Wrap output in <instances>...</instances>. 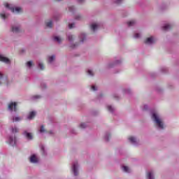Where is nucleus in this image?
Listing matches in <instances>:
<instances>
[{
  "label": "nucleus",
  "instance_id": "f3484780",
  "mask_svg": "<svg viewBox=\"0 0 179 179\" xmlns=\"http://www.w3.org/2000/svg\"><path fill=\"white\" fill-rule=\"evenodd\" d=\"M46 27L51 29V27H52V21L50 20L49 22H46Z\"/></svg>",
  "mask_w": 179,
  "mask_h": 179
},
{
  "label": "nucleus",
  "instance_id": "7c9ffc66",
  "mask_svg": "<svg viewBox=\"0 0 179 179\" xmlns=\"http://www.w3.org/2000/svg\"><path fill=\"white\" fill-rule=\"evenodd\" d=\"M40 132H45V129H44V126L42 125L41 127Z\"/></svg>",
  "mask_w": 179,
  "mask_h": 179
},
{
  "label": "nucleus",
  "instance_id": "a878e982",
  "mask_svg": "<svg viewBox=\"0 0 179 179\" xmlns=\"http://www.w3.org/2000/svg\"><path fill=\"white\" fill-rule=\"evenodd\" d=\"M32 65H33V62L31 61H29L27 63V66H29V68H30Z\"/></svg>",
  "mask_w": 179,
  "mask_h": 179
},
{
  "label": "nucleus",
  "instance_id": "e433bc0d",
  "mask_svg": "<svg viewBox=\"0 0 179 179\" xmlns=\"http://www.w3.org/2000/svg\"><path fill=\"white\" fill-rule=\"evenodd\" d=\"M2 78H3V74H2V73L0 72V79H2Z\"/></svg>",
  "mask_w": 179,
  "mask_h": 179
},
{
  "label": "nucleus",
  "instance_id": "aec40b11",
  "mask_svg": "<svg viewBox=\"0 0 179 179\" xmlns=\"http://www.w3.org/2000/svg\"><path fill=\"white\" fill-rule=\"evenodd\" d=\"M17 132H19V129H17V127H14V128L12 129V133L13 134H16Z\"/></svg>",
  "mask_w": 179,
  "mask_h": 179
},
{
  "label": "nucleus",
  "instance_id": "f03ea898",
  "mask_svg": "<svg viewBox=\"0 0 179 179\" xmlns=\"http://www.w3.org/2000/svg\"><path fill=\"white\" fill-rule=\"evenodd\" d=\"M4 6H6L7 8V9H10V10H11V12H13V13H14V12H16L17 13H20V12H22V8L16 7L15 8L13 7H10L9 3H4Z\"/></svg>",
  "mask_w": 179,
  "mask_h": 179
},
{
  "label": "nucleus",
  "instance_id": "dca6fc26",
  "mask_svg": "<svg viewBox=\"0 0 179 179\" xmlns=\"http://www.w3.org/2000/svg\"><path fill=\"white\" fill-rule=\"evenodd\" d=\"M122 169L123 171H124V173H129V169L128 166H123L122 167Z\"/></svg>",
  "mask_w": 179,
  "mask_h": 179
},
{
  "label": "nucleus",
  "instance_id": "4c0bfd02",
  "mask_svg": "<svg viewBox=\"0 0 179 179\" xmlns=\"http://www.w3.org/2000/svg\"><path fill=\"white\" fill-rule=\"evenodd\" d=\"M34 99H40V96H34Z\"/></svg>",
  "mask_w": 179,
  "mask_h": 179
},
{
  "label": "nucleus",
  "instance_id": "2f4dec72",
  "mask_svg": "<svg viewBox=\"0 0 179 179\" xmlns=\"http://www.w3.org/2000/svg\"><path fill=\"white\" fill-rule=\"evenodd\" d=\"M0 17H1V19H6V15L5 14H0Z\"/></svg>",
  "mask_w": 179,
  "mask_h": 179
},
{
  "label": "nucleus",
  "instance_id": "0eeeda50",
  "mask_svg": "<svg viewBox=\"0 0 179 179\" xmlns=\"http://www.w3.org/2000/svg\"><path fill=\"white\" fill-rule=\"evenodd\" d=\"M144 43L145 44H153V43H155V39L153 37L147 38Z\"/></svg>",
  "mask_w": 179,
  "mask_h": 179
},
{
  "label": "nucleus",
  "instance_id": "7ed1b4c3",
  "mask_svg": "<svg viewBox=\"0 0 179 179\" xmlns=\"http://www.w3.org/2000/svg\"><path fill=\"white\" fill-rule=\"evenodd\" d=\"M8 110L10 111H17V102H11L8 104Z\"/></svg>",
  "mask_w": 179,
  "mask_h": 179
},
{
  "label": "nucleus",
  "instance_id": "72a5a7b5",
  "mask_svg": "<svg viewBox=\"0 0 179 179\" xmlns=\"http://www.w3.org/2000/svg\"><path fill=\"white\" fill-rule=\"evenodd\" d=\"M122 1V0H115V3H117V5H120V3H121Z\"/></svg>",
  "mask_w": 179,
  "mask_h": 179
},
{
  "label": "nucleus",
  "instance_id": "58836bf2",
  "mask_svg": "<svg viewBox=\"0 0 179 179\" xmlns=\"http://www.w3.org/2000/svg\"><path fill=\"white\" fill-rule=\"evenodd\" d=\"M78 2H79L80 3H82V2H84V0H78Z\"/></svg>",
  "mask_w": 179,
  "mask_h": 179
},
{
  "label": "nucleus",
  "instance_id": "c85d7f7f",
  "mask_svg": "<svg viewBox=\"0 0 179 179\" xmlns=\"http://www.w3.org/2000/svg\"><path fill=\"white\" fill-rule=\"evenodd\" d=\"M87 73L88 75H90V76H93V75H94L93 73V71H92V70H88Z\"/></svg>",
  "mask_w": 179,
  "mask_h": 179
},
{
  "label": "nucleus",
  "instance_id": "ddd939ff",
  "mask_svg": "<svg viewBox=\"0 0 179 179\" xmlns=\"http://www.w3.org/2000/svg\"><path fill=\"white\" fill-rule=\"evenodd\" d=\"M97 27H99V25L97 24H91V30H92V31H95Z\"/></svg>",
  "mask_w": 179,
  "mask_h": 179
},
{
  "label": "nucleus",
  "instance_id": "cd10ccee",
  "mask_svg": "<svg viewBox=\"0 0 179 179\" xmlns=\"http://www.w3.org/2000/svg\"><path fill=\"white\" fill-rule=\"evenodd\" d=\"M80 128L84 129L86 128V124L85 123H81L80 125Z\"/></svg>",
  "mask_w": 179,
  "mask_h": 179
},
{
  "label": "nucleus",
  "instance_id": "f704fd0d",
  "mask_svg": "<svg viewBox=\"0 0 179 179\" xmlns=\"http://www.w3.org/2000/svg\"><path fill=\"white\" fill-rule=\"evenodd\" d=\"M92 90H93L94 92L97 90V89H96V87L94 85H92L91 87Z\"/></svg>",
  "mask_w": 179,
  "mask_h": 179
},
{
  "label": "nucleus",
  "instance_id": "a19ab883",
  "mask_svg": "<svg viewBox=\"0 0 179 179\" xmlns=\"http://www.w3.org/2000/svg\"><path fill=\"white\" fill-rule=\"evenodd\" d=\"M69 10H71V8H69Z\"/></svg>",
  "mask_w": 179,
  "mask_h": 179
},
{
  "label": "nucleus",
  "instance_id": "412c9836",
  "mask_svg": "<svg viewBox=\"0 0 179 179\" xmlns=\"http://www.w3.org/2000/svg\"><path fill=\"white\" fill-rule=\"evenodd\" d=\"M55 59V56L52 55V56H50L49 57V61L48 62L51 63L52 62V61H54Z\"/></svg>",
  "mask_w": 179,
  "mask_h": 179
},
{
  "label": "nucleus",
  "instance_id": "20e7f679",
  "mask_svg": "<svg viewBox=\"0 0 179 179\" xmlns=\"http://www.w3.org/2000/svg\"><path fill=\"white\" fill-rule=\"evenodd\" d=\"M0 61L1 62H5V64H10V60L8 58L5 57L2 55H0Z\"/></svg>",
  "mask_w": 179,
  "mask_h": 179
},
{
  "label": "nucleus",
  "instance_id": "c9c22d12",
  "mask_svg": "<svg viewBox=\"0 0 179 179\" xmlns=\"http://www.w3.org/2000/svg\"><path fill=\"white\" fill-rule=\"evenodd\" d=\"M110 136V135H108L107 136L105 137V139L107 142H108V137Z\"/></svg>",
  "mask_w": 179,
  "mask_h": 179
},
{
  "label": "nucleus",
  "instance_id": "bb28decb",
  "mask_svg": "<svg viewBox=\"0 0 179 179\" xmlns=\"http://www.w3.org/2000/svg\"><path fill=\"white\" fill-rule=\"evenodd\" d=\"M68 39H69V41H73V37L72 36V35H69L68 36Z\"/></svg>",
  "mask_w": 179,
  "mask_h": 179
},
{
  "label": "nucleus",
  "instance_id": "5701e85b",
  "mask_svg": "<svg viewBox=\"0 0 179 179\" xmlns=\"http://www.w3.org/2000/svg\"><path fill=\"white\" fill-rule=\"evenodd\" d=\"M108 110L110 111V113H113V111H114V108L111 106H108Z\"/></svg>",
  "mask_w": 179,
  "mask_h": 179
},
{
  "label": "nucleus",
  "instance_id": "393cba45",
  "mask_svg": "<svg viewBox=\"0 0 179 179\" xmlns=\"http://www.w3.org/2000/svg\"><path fill=\"white\" fill-rule=\"evenodd\" d=\"M38 67L40 68V69H41V71H43V69H44V64H43L42 63H39Z\"/></svg>",
  "mask_w": 179,
  "mask_h": 179
},
{
  "label": "nucleus",
  "instance_id": "9d476101",
  "mask_svg": "<svg viewBox=\"0 0 179 179\" xmlns=\"http://www.w3.org/2000/svg\"><path fill=\"white\" fill-rule=\"evenodd\" d=\"M11 30L13 33H19L20 28H19V27H12Z\"/></svg>",
  "mask_w": 179,
  "mask_h": 179
},
{
  "label": "nucleus",
  "instance_id": "a211bd4d",
  "mask_svg": "<svg viewBox=\"0 0 179 179\" xmlns=\"http://www.w3.org/2000/svg\"><path fill=\"white\" fill-rule=\"evenodd\" d=\"M54 40L55 41H57V43H61V41H62V38H59V36H55Z\"/></svg>",
  "mask_w": 179,
  "mask_h": 179
},
{
  "label": "nucleus",
  "instance_id": "f257e3e1",
  "mask_svg": "<svg viewBox=\"0 0 179 179\" xmlns=\"http://www.w3.org/2000/svg\"><path fill=\"white\" fill-rule=\"evenodd\" d=\"M152 120H154L155 122L159 127V128H161V129H163L164 128V126L163 124V122L160 118H159V116L156 113L152 114Z\"/></svg>",
  "mask_w": 179,
  "mask_h": 179
},
{
  "label": "nucleus",
  "instance_id": "9b49d317",
  "mask_svg": "<svg viewBox=\"0 0 179 179\" xmlns=\"http://www.w3.org/2000/svg\"><path fill=\"white\" fill-rule=\"evenodd\" d=\"M34 117H36V112L34 111L30 112L28 116V120H33Z\"/></svg>",
  "mask_w": 179,
  "mask_h": 179
},
{
  "label": "nucleus",
  "instance_id": "f8f14e48",
  "mask_svg": "<svg viewBox=\"0 0 179 179\" xmlns=\"http://www.w3.org/2000/svg\"><path fill=\"white\" fill-rule=\"evenodd\" d=\"M171 29V25L170 24H166L162 27V30L164 31H167V30H170Z\"/></svg>",
  "mask_w": 179,
  "mask_h": 179
},
{
  "label": "nucleus",
  "instance_id": "1a4fd4ad",
  "mask_svg": "<svg viewBox=\"0 0 179 179\" xmlns=\"http://www.w3.org/2000/svg\"><path fill=\"white\" fill-rule=\"evenodd\" d=\"M9 144L12 145L13 146L14 145H16V138H13V137L9 138Z\"/></svg>",
  "mask_w": 179,
  "mask_h": 179
},
{
  "label": "nucleus",
  "instance_id": "6ab92c4d",
  "mask_svg": "<svg viewBox=\"0 0 179 179\" xmlns=\"http://www.w3.org/2000/svg\"><path fill=\"white\" fill-rule=\"evenodd\" d=\"M134 24H135V20H131L127 22L129 27H131V26H134Z\"/></svg>",
  "mask_w": 179,
  "mask_h": 179
},
{
  "label": "nucleus",
  "instance_id": "b1692460",
  "mask_svg": "<svg viewBox=\"0 0 179 179\" xmlns=\"http://www.w3.org/2000/svg\"><path fill=\"white\" fill-rule=\"evenodd\" d=\"M17 121H20V117H16L15 118H13V122H17Z\"/></svg>",
  "mask_w": 179,
  "mask_h": 179
},
{
  "label": "nucleus",
  "instance_id": "c756f323",
  "mask_svg": "<svg viewBox=\"0 0 179 179\" xmlns=\"http://www.w3.org/2000/svg\"><path fill=\"white\" fill-rule=\"evenodd\" d=\"M73 27H75V23L69 24V29H73Z\"/></svg>",
  "mask_w": 179,
  "mask_h": 179
},
{
  "label": "nucleus",
  "instance_id": "6e6552de",
  "mask_svg": "<svg viewBox=\"0 0 179 179\" xmlns=\"http://www.w3.org/2000/svg\"><path fill=\"white\" fill-rule=\"evenodd\" d=\"M73 171L74 173V176H78V164H73Z\"/></svg>",
  "mask_w": 179,
  "mask_h": 179
},
{
  "label": "nucleus",
  "instance_id": "4be33fe9",
  "mask_svg": "<svg viewBox=\"0 0 179 179\" xmlns=\"http://www.w3.org/2000/svg\"><path fill=\"white\" fill-rule=\"evenodd\" d=\"M81 43H83L86 40V36L84 34H81Z\"/></svg>",
  "mask_w": 179,
  "mask_h": 179
},
{
  "label": "nucleus",
  "instance_id": "4468645a",
  "mask_svg": "<svg viewBox=\"0 0 179 179\" xmlns=\"http://www.w3.org/2000/svg\"><path fill=\"white\" fill-rule=\"evenodd\" d=\"M129 141L131 143H136V138H135V137H134V136H130V137H129Z\"/></svg>",
  "mask_w": 179,
  "mask_h": 179
},
{
  "label": "nucleus",
  "instance_id": "2eb2a0df",
  "mask_svg": "<svg viewBox=\"0 0 179 179\" xmlns=\"http://www.w3.org/2000/svg\"><path fill=\"white\" fill-rule=\"evenodd\" d=\"M147 178H148V179H155V178L153 177V172H148L147 173Z\"/></svg>",
  "mask_w": 179,
  "mask_h": 179
},
{
  "label": "nucleus",
  "instance_id": "473e14b6",
  "mask_svg": "<svg viewBox=\"0 0 179 179\" xmlns=\"http://www.w3.org/2000/svg\"><path fill=\"white\" fill-rule=\"evenodd\" d=\"M141 37V35L139 34H135L134 38H139Z\"/></svg>",
  "mask_w": 179,
  "mask_h": 179
},
{
  "label": "nucleus",
  "instance_id": "39448f33",
  "mask_svg": "<svg viewBox=\"0 0 179 179\" xmlns=\"http://www.w3.org/2000/svg\"><path fill=\"white\" fill-rule=\"evenodd\" d=\"M23 135L28 138L29 141H31L33 139V134L31 133H29L27 131H24Z\"/></svg>",
  "mask_w": 179,
  "mask_h": 179
},
{
  "label": "nucleus",
  "instance_id": "ea45409f",
  "mask_svg": "<svg viewBox=\"0 0 179 179\" xmlns=\"http://www.w3.org/2000/svg\"><path fill=\"white\" fill-rule=\"evenodd\" d=\"M42 150H44V147H42Z\"/></svg>",
  "mask_w": 179,
  "mask_h": 179
},
{
  "label": "nucleus",
  "instance_id": "423d86ee",
  "mask_svg": "<svg viewBox=\"0 0 179 179\" xmlns=\"http://www.w3.org/2000/svg\"><path fill=\"white\" fill-rule=\"evenodd\" d=\"M31 163H38V159H37V157H36V155H32L29 158Z\"/></svg>",
  "mask_w": 179,
  "mask_h": 179
}]
</instances>
